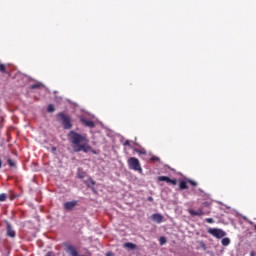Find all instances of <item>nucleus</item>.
Instances as JSON below:
<instances>
[{
    "instance_id": "cd10ccee",
    "label": "nucleus",
    "mask_w": 256,
    "mask_h": 256,
    "mask_svg": "<svg viewBox=\"0 0 256 256\" xmlns=\"http://www.w3.org/2000/svg\"><path fill=\"white\" fill-rule=\"evenodd\" d=\"M52 150H53V151H57V148H56V147H53Z\"/></svg>"
},
{
    "instance_id": "5701e85b",
    "label": "nucleus",
    "mask_w": 256,
    "mask_h": 256,
    "mask_svg": "<svg viewBox=\"0 0 256 256\" xmlns=\"http://www.w3.org/2000/svg\"><path fill=\"white\" fill-rule=\"evenodd\" d=\"M206 223H215V220L213 218H206Z\"/></svg>"
},
{
    "instance_id": "f3484780",
    "label": "nucleus",
    "mask_w": 256,
    "mask_h": 256,
    "mask_svg": "<svg viewBox=\"0 0 256 256\" xmlns=\"http://www.w3.org/2000/svg\"><path fill=\"white\" fill-rule=\"evenodd\" d=\"M48 113H55V106L53 104H49L47 107Z\"/></svg>"
},
{
    "instance_id": "c756f323",
    "label": "nucleus",
    "mask_w": 256,
    "mask_h": 256,
    "mask_svg": "<svg viewBox=\"0 0 256 256\" xmlns=\"http://www.w3.org/2000/svg\"><path fill=\"white\" fill-rule=\"evenodd\" d=\"M251 256H253L254 255V253L253 252H251V254H250Z\"/></svg>"
},
{
    "instance_id": "4468645a",
    "label": "nucleus",
    "mask_w": 256,
    "mask_h": 256,
    "mask_svg": "<svg viewBox=\"0 0 256 256\" xmlns=\"http://www.w3.org/2000/svg\"><path fill=\"white\" fill-rule=\"evenodd\" d=\"M41 87H43V84L41 82H37L36 84H32L30 89H41Z\"/></svg>"
},
{
    "instance_id": "bb28decb",
    "label": "nucleus",
    "mask_w": 256,
    "mask_h": 256,
    "mask_svg": "<svg viewBox=\"0 0 256 256\" xmlns=\"http://www.w3.org/2000/svg\"><path fill=\"white\" fill-rule=\"evenodd\" d=\"M148 201H153V197H149V198H148Z\"/></svg>"
},
{
    "instance_id": "9d476101",
    "label": "nucleus",
    "mask_w": 256,
    "mask_h": 256,
    "mask_svg": "<svg viewBox=\"0 0 256 256\" xmlns=\"http://www.w3.org/2000/svg\"><path fill=\"white\" fill-rule=\"evenodd\" d=\"M81 122L83 123V125H85V127H89L90 129H94L95 127V122H93L92 120L82 119Z\"/></svg>"
},
{
    "instance_id": "423d86ee",
    "label": "nucleus",
    "mask_w": 256,
    "mask_h": 256,
    "mask_svg": "<svg viewBox=\"0 0 256 256\" xmlns=\"http://www.w3.org/2000/svg\"><path fill=\"white\" fill-rule=\"evenodd\" d=\"M75 207H77L76 200L68 201V202L64 203V209H66V211H73V209H75Z\"/></svg>"
},
{
    "instance_id": "7c9ffc66",
    "label": "nucleus",
    "mask_w": 256,
    "mask_h": 256,
    "mask_svg": "<svg viewBox=\"0 0 256 256\" xmlns=\"http://www.w3.org/2000/svg\"><path fill=\"white\" fill-rule=\"evenodd\" d=\"M255 229H256V225H255Z\"/></svg>"
},
{
    "instance_id": "c85d7f7f",
    "label": "nucleus",
    "mask_w": 256,
    "mask_h": 256,
    "mask_svg": "<svg viewBox=\"0 0 256 256\" xmlns=\"http://www.w3.org/2000/svg\"><path fill=\"white\" fill-rule=\"evenodd\" d=\"M79 177H80V179H83L84 175L83 176H79Z\"/></svg>"
},
{
    "instance_id": "4be33fe9",
    "label": "nucleus",
    "mask_w": 256,
    "mask_h": 256,
    "mask_svg": "<svg viewBox=\"0 0 256 256\" xmlns=\"http://www.w3.org/2000/svg\"><path fill=\"white\" fill-rule=\"evenodd\" d=\"M188 183L190 185H192V187H197V182L193 181V180H188Z\"/></svg>"
},
{
    "instance_id": "393cba45",
    "label": "nucleus",
    "mask_w": 256,
    "mask_h": 256,
    "mask_svg": "<svg viewBox=\"0 0 256 256\" xmlns=\"http://www.w3.org/2000/svg\"><path fill=\"white\" fill-rule=\"evenodd\" d=\"M124 145H126L127 147H131V142L129 140H126L124 142Z\"/></svg>"
},
{
    "instance_id": "39448f33",
    "label": "nucleus",
    "mask_w": 256,
    "mask_h": 256,
    "mask_svg": "<svg viewBox=\"0 0 256 256\" xmlns=\"http://www.w3.org/2000/svg\"><path fill=\"white\" fill-rule=\"evenodd\" d=\"M64 247H65V251H66V253H68V255H70V256H80L79 252L77 251L75 246H73L72 244L64 243Z\"/></svg>"
},
{
    "instance_id": "f257e3e1",
    "label": "nucleus",
    "mask_w": 256,
    "mask_h": 256,
    "mask_svg": "<svg viewBox=\"0 0 256 256\" xmlns=\"http://www.w3.org/2000/svg\"><path fill=\"white\" fill-rule=\"evenodd\" d=\"M68 139L75 153H81V151L83 153H89V151L95 153V150L89 145L87 134H80L72 130L68 133Z\"/></svg>"
},
{
    "instance_id": "f03ea898",
    "label": "nucleus",
    "mask_w": 256,
    "mask_h": 256,
    "mask_svg": "<svg viewBox=\"0 0 256 256\" xmlns=\"http://www.w3.org/2000/svg\"><path fill=\"white\" fill-rule=\"evenodd\" d=\"M58 121L61 122L63 129H73V124L71 123V116L60 112L56 115Z\"/></svg>"
},
{
    "instance_id": "f8f14e48",
    "label": "nucleus",
    "mask_w": 256,
    "mask_h": 256,
    "mask_svg": "<svg viewBox=\"0 0 256 256\" xmlns=\"http://www.w3.org/2000/svg\"><path fill=\"white\" fill-rule=\"evenodd\" d=\"M123 247L125 249H137V245H135L134 243H131V242H126L124 243Z\"/></svg>"
},
{
    "instance_id": "ddd939ff",
    "label": "nucleus",
    "mask_w": 256,
    "mask_h": 256,
    "mask_svg": "<svg viewBox=\"0 0 256 256\" xmlns=\"http://www.w3.org/2000/svg\"><path fill=\"white\" fill-rule=\"evenodd\" d=\"M179 189H181V191H183L185 189H189V186L187 185V182L185 180L180 181Z\"/></svg>"
},
{
    "instance_id": "6e6552de",
    "label": "nucleus",
    "mask_w": 256,
    "mask_h": 256,
    "mask_svg": "<svg viewBox=\"0 0 256 256\" xmlns=\"http://www.w3.org/2000/svg\"><path fill=\"white\" fill-rule=\"evenodd\" d=\"M188 213L190 215H192V217H201V216L205 215V213L203 212V209H198L197 211H195L193 209H189Z\"/></svg>"
},
{
    "instance_id": "a211bd4d",
    "label": "nucleus",
    "mask_w": 256,
    "mask_h": 256,
    "mask_svg": "<svg viewBox=\"0 0 256 256\" xmlns=\"http://www.w3.org/2000/svg\"><path fill=\"white\" fill-rule=\"evenodd\" d=\"M159 243L160 245H165L167 243V238H165V236H161L159 238Z\"/></svg>"
},
{
    "instance_id": "20e7f679",
    "label": "nucleus",
    "mask_w": 256,
    "mask_h": 256,
    "mask_svg": "<svg viewBox=\"0 0 256 256\" xmlns=\"http://www.w3.org/2000/svg\"><path fill=\"white\" fill-rule=\"evenodd\" d=\"M208 233L210 235H213V237H216V239H223L227 233L219 228H210L208 229Z\"/></svg>"
},
{
    "instance_id": "6ab92c4d",
    "label": "nucleus",
    "mask_w": 256,
    "mask_h": 256,
    "mask_svg": "<svg viewBox=\"0 0 256 256\" xmlns=\"http://www.w3.org/2000/svg\"><path fill=\"white\" fill-rule=\"evenodd\" d=\"M0 71H1V73H7V68H6L5 64L0 63Z\"/></svg>"
},
{
    "instance_id": "aec40b11",
    "label": "nucleus",
    "mask_w": 256,
    "mask_h": 256,
    "mask_svg": "<svg viewBox=\"0 0 256 256\" xmlns=\"http://www.w3.org/2000/svg\"><path fill=\"white\" fill-rule=\"evenodd\" d=\"M0 201L1 202L7 201V194H5V193L0 194Z\"/></svg>"
},
{
    "instance_id": "2eb2a0df",
    "label": "nucleus",
    "mask_w": 256,
    "mask_h": 256,
    "mask_svg": "<svg viewBox=\"0 0 256 256\" xmlns=\"http://www.w3.org/2000/svg\"><path fill=\"white\" fill-rule=\"evenodd\" d=\"M221 243L224 247H227L231 243V240L229 238H223Z\"/></svg>"
},
{
    "instance_id": "412c9836",
    "label": "nucleus",
    "mask_w": 256,
    "mask_h": 256,
    "mask_svg": "<svg viewBox=\"0 0 256 256\" xmlns=\"http://www.w3.org/2000/svg\"><path fill=\"white\" fill-rule=\"evenodd\" d=\"M7 161H8V165H9L10 167H15V162H14L13 160L8 159Z\"/></svg>"
},
{
    "instance_id": "1a4fd4ad",
    "label": "nucleus",
    "mask_w": 256,
    "mask_h": 256,
    "mask_svg": "<svg viewBox=\"0 0 256 256\" xmlns=\"http://www.w3.org/2000/svg\"><path fill=\"white\" fill-rule=\"evenodd\" d=\"M151 219L152 221H155V223H163V215L159 213L152 214Z\"/></svg>"
},
{
    "instance_id": "dca6fc26",
    "label": "nucleus",
    "mask_w": 256,
    "mask_h": 256,
    "mask_svg": "<svg viewBox=\"0 0 256 256\" xmlns=\"http://www.w3.org/2000/svg\"><path fill=\"white\" fill-rule=\"evenodd\" d=\"M134 151L138 153V155H147V151L145 149L140 150L138 148H135Z\"/></svg>"
},
{
    "instance_id": "9b49d317",
    "label": "nucleus",
    "mask_w": 256,
    "mask_h": 256,
    "mask_svg": "<svg viewBox=\"0 0 256 256\" xmlns=\"http://www.w3.org/2000/svg\"><path fill=\"white\" fill-rule=\"evenodd\" d=\"M7 235L8 237H15V231L14 229L11 227V224L7 225Z\"/></svg>"
},
{
    "instance_id": "b1692460",
    "label": "nucleus",
    "mask_w": 256,
    "mask_h": 256,
    "mask_svg": "<svg viewBox=\"0 0 256 256\" xmlns=\"http://www.w3.org/2000/svg\"><path fill=\"white\" fill-rule=\"evenodd\" d=\"M150 160H151V161H159V157H157V156H152V157L150 158Z\"/></svg>"
},
{
    "instance_id": "a878e982",
    "label": "nucleus",
    "mask_w": 256,
    "mask_h": 256,
    "mask_svg": "<svg viewBox=\"0 0 256 256\" xmlns=\"http://www.w3.org/2000/svg\"><path fill=\"white\" fill-rule=\"evenodd\" d=\"M2 166H3V162L0 159V169H1Z\"/></svg>"
},
{
    "instance_id": "7ed1b4c3",
    "label": "nucleus",
    "mask_w": 256,
    "mask_h": 256,
    "mask_svg": "<svg viewBox=\"0 0 256 256\" xmlns=\"http://www.w3.org/2000/svg\"><path fill=\"white\" fill-rule=\"evenodd\" d=\"M128 167L132 171H138V173L143 174V168L141 167V162H139V159L135 157H131L128 159Z\"/></svg>"
},
{
    "instance_id": "0eeeda50",
    "label": "nucleus",
    "mask_w": 256,
    "mask_h": 256,
    "mask_svg": "<svg viewBox=\"0 0 256 256\" xmlns=\"http://www.w3.org/2000/svg\"><path fill=\"white\" fill-rule=\"evenodd\" d=\"M157 179L158 181H165L169 185H177V179H171L168 176H159Z\"/></svg>"
}]
</instances>
